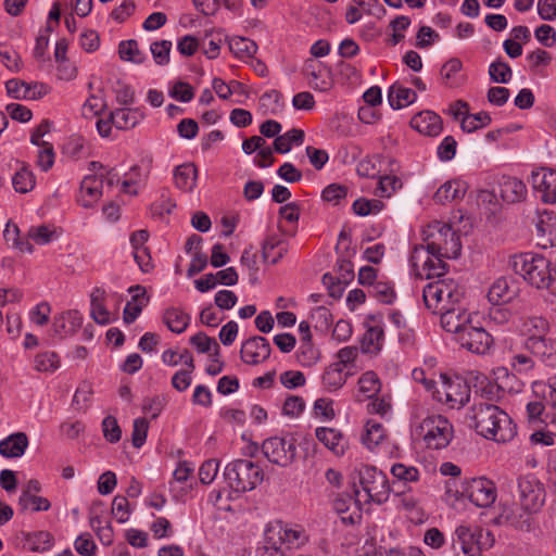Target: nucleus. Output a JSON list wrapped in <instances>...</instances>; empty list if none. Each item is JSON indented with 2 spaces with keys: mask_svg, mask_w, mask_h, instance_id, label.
Returning a JSON list of instances; mask_svg holds the SVG:
<instances>
[{
  "mask_svg": "<svg viewBox=\"0 0 556 556\" xmlns=\"http://www.w3.org/2000/svg\"><path fill=\"white\" fill-rule=\"evenodd\" d=\"M394 497L397 500V507L413 511L418 508L420 504V497L413 491L412 486L406 489H394Z\"/></svg>",
  "mask_w": 556,
  "mask_h": 556,
  "instance_id": "79ce46f5",
  "label": "nucleus"
},
{
  "mask_svg": "<svg viewBox=\"0 0 556 556\" xmlns=\"http://www.w3.org/2000/svg\"><path fill=\"white\" fill-rule=\"evenodd\" d=\"M523 329L526 337H547L549 324L543 317L533 316L525 320Z\"/></svg>",
  "mask_w": 556,
  "mask_h": 556,
  "instance_id": "603ef678",
  "label": "nucleus"
},
{
  "mask_svg": "<svg viewBox=\"0 0 556 556\" xmlns=\"http://www.w3.org/2000/svg\"><path fill=\"white\" fill-rule=\"evenodd\" d=\"M264 456L273 464L288 467L296 456V441L291 435L271 437L262 444Z\"/></svg>",
  "mask_w": 556,
  "mask_h": 556,
  "instance_id": "1a4fd4ad",
  "label": "nucleus"
},
{
  "mask_svg": "<svg viewBox=\"0 0 556 556\" xmlns=\"http://www.w3.org/2000/svg\"><path fill=\"white\" fill-rule=\"evenodd\" d=\"M489 75L494 83L507 84L511 79L513 71L506 62L496 60L490 64Z\"/></svg>",
  "mask_w": 556,
  "mask_h": 556,
  "instance_id": "3c124183",
  "label": "nucleus"
},
{
  "mask_svg": "<svg viewBox=\"0 0 556 556\" xmlns=\"http://www.w3.org/2000/svg\"><path fill=\"white\" fill-rule=\"evenodd\" d=\"M519 498L522 508L529 513L538 511L545 501L543 484L533 475L518 479Z\"/></svg>",
  "mask_w": 556,
  "mask_h": 556,
  "instance_id": "9b49d317",
  "label": "nucleus"
},
{
  "mask_svg": "<svg viewBox=\"0 0 556 556\" xmlns=\"http://www.w3.org/2000/svg\"><path fill=\"white\" fill-rule=\"evenodd\" d=\"M271 348L267 339L255 336L242 343L241 359L249 365H256L270 356Z\"/></svg>",
  "mask_w": 556,
  "mask_h": 556,
  "instance_id": "f3484780",
  "label": "nucleus"
},
{
  "mask_svg": "<svg viewBox=\"0 0 556 556\" xmlns=\"http://www.w3.org/2000/svg\"><path fill=\"white\" fill-rule=\"evenodd\" d=\"M445 256L439 255L435 251L425 247H415L410 254V264L416 274L421 279L441 278L446 270V264L443 261Z\"/></svg>",
  "mask_w": 556,
  "mask_h": 556,
  "instance_id": "0eeeda50",
  "label": "nucleus"
},
{
  "mask_svg": "<svg viewBox=\"0 0 556 556\" xmlns=\"http://www.w3.org/2000/svg\"><path fill=\"white\" fill-rule=\"evenodd\" d=\"M417 100V93L400 84H393L388 90V101L392 109L400 110L413 104Z\"/></svg>",
  "mask_w": 556,
  "mask_h": 556,
  "instance_id": "2f4dec72",
  "label": "nucleus"
},
{
  "mask_svg": "<svg viewBox=\"0 0 556 556\" xmlns=\"http://www.w3.org/2000/svg\"><path fill=\"white\" fill-rule=\"evenodd\" d=\"M106 292L103 289L96 288L90 295V315L99 325L111 323V314L105 307Z\"/></svg>",
  "mask_w": 556,
  "mask_h": 556,
  "instance_id": "7c9ffc66",
  "label": "nucleus"
},
{
  "mask_svg": "<svg viewBox=\"0 0 556 556\" xmlns=\"http://www.w3.org/2000/svg\"><path fill=\"white\" fill-rule=\"evenodd\" d=\"M535 364L534 357L529 352H526L522 346L519 351H515L509 359L511 369L519 375L532 371L535 368Z\"/></svg>",
  "mask_w": 556,
  "mask_h": 556,
  "instance_id": "58836bf2",
  "label": "nucleus"
},
{
  "mask_svg": "<svg viewBox=\"0 0 556 556\" xmlns=\"http://www.w3.org/2000/svg\"><path fill=\"white\" fill-rule=\"evenodd\" d=\"M390 472L393 477L394 489H400L401 486L402 489H406L420 479L419 469L404 463H394L390 468Z\"/></svg>",
  "mask_w": 556,
  "mask_h": 556,
  "instance_id": "cd10ccee",
  "label": "nucleus"
},
{
  "mask_svg": "<svg viewBox=\"0 0 556 556\" xmlns=\"http://www.w3.org/2000/svg\"><path fill=\"white\" fill-rule=\"evenodd\" d=\"M289 243L278 235H269L262 245V255L265 262L270 264L278 263L288 252Z\"/></svg>",
  "mask_w": 556,
  "mask_h": 556,
  "instance_id": "c85d7f7f",
  "label": "nucleus"
},
{
  "mask_svg": "<svg viewBox=\"0 0 556 556\" xmlns=\"http://www.w3.org/2000/svg\"><path fill=\"white\" fill-rule=\"evenodd\" d=\"M509 266L529 285L547 291L552 303H556V269L549 260L540 254L520 253L509 260Z\"/></svg>",
  "mask_w": 556,
  "mask_h": 556,
  "instance_id": "f03ea898",
  "label": "nucleus"
},
{
  "mask_svg": "<svg viewBox=\"0 0 556 556\" xmlns=\"http://www.w3.org/2000/svg\"><path fill=\"white\" fill-rule=\"evenodd\" d=\"M427 248L445 258H456L462 251L459 237L448 224L433 222L424 230Z\"/></svg>",
  "mask_w": 556,
  "mask_h": 556,
  "instance_id": "423d86ee",
  "label": "nucleus"
},
{
  "mask_svg": "<svg viewBox=\"0 0 556 556\" xmlns=\"http://www.w3.org/2000/svg\"><path fill=\"white\" fill-rule=\"evenodd\" d=\"M366 331L361 341V349L366 354H378L384 342V331L374 317L365 323Z\"/></svg>",
  "mask_w": 556,
  "mask_h": 556,
  "instance_id": "a211bd4d",
  "label": "nucleus"
},
{
  "mask_svg": "<svg viewBox=\"0 0 556 556\" xmlns=\"http://www.w3.org/2000/svg\"><path fill=\"white\" fill-rule=\"evenodd\" d=\"M190 344H192L199 353H208L212 348L215 349L214 356H218L219 345L215 339L208 337L204 332H198L190 338Z\"/></svg>",
  "mask_w": 556,
  "mask_h": 556,
  "instance_id": "052dcab7",
  "label": "nucleus"
},
{
  "mask_svg": "<svg viewBox=\"0 0 556 556\" xmlns=\"http://www.w3.org/2000/svg\"><path fill=\"white\" fill-rule=\"evenodd\" d=\"M477 526L460 525L455 530L454 546H459L464 556H479Z\"/></svg>",
  "mask_w": 556,
  "mask_h": 556,
  "instance_id": "5701e85b",
  "label": "nucleus"
},
{
  "mask_svg": "<svg viewBox=\"0 0 556 556\" xmlns=\"http://www.w3.org/2000/svg\"><path fill=\"white\" fill-rule=\"evenodd\" d=\"M169 96L177 101L187 103L194 97L193 88L185 81H177L169 90Z\"/></svg>",
  "mask_w": 556,
  "mask_h": 556,
  "instance_id": "774afa93",
  "label": "nucleus"
},
{
  "mask_svg": "<svg viewBox=\"0 0 556 556\" xmlns=\"http://www.w3.org/2000/svg\"><path fill=\"white\" fill-rule=\"evenodd\" d=\"M463 296V288L452 278L429 282L422 290L424 303L433 313H440L450 305L458 304Z\"/></svg>",
  "mask_w": 556,
  "mask_h": 556,
  "instance_id": "20e7f679",
  "label": "nucleus"
},
{
  "mask_svg": "<svg viewBox=\"0 0 556 556\" xmlns=\"http://www.w3.org/2000/svg\"><path fill=\"white\" fill-rule=\"evenodd\" d=\"M304 140V131L293 128L281 136H277L274 141V149L276 152L285 154L288 153L292 146H300Z\"/></svg>",
  "mask_w": 556,
  "mask_h": 556,
  "instance_id": "e433bc0d",
  "label": "nucleus"
},
{
  "mask_svg": "<svg viewBox=\"0 0 556 556\" xmlns=\"http://www.w3.org/2000/svg\"><path fill=\"white\" fill-rule=\"evenodd\" d=\"M383 207V203L376 199L359 198L352 205L353 212L358 216H367L379 213Z\"/></svg>",
  "mask_w": 556,
  "mask_h": 556,
  "instance_id": "5fc2aeb1",
  "label": "nucleus"
},
{
  "mask_svg": "<svg viewBox=\"0 0 556 556\" xmlns=\"http://www.w3.org/2000/svg\"><path fill=\"white\" fill-rule=\"evenodd\" d=\"M198 169L192 163H185L176 166L174 181L177 188L182 191H192L197 186Z\"/></svg>",
  "mask_w": 556,
  "mask_h": 556,
  "instance_id": "473e14b6",
  "label": "nucleus"
},
{
  "mask_svg": "<svg viewBox=\"0 0 556 556\" xmlns=\"http://www.w3.org/2000/svg\"><path fill=\"white\" fill-rule=\"evenodd\" d=\"M386 438L387 431L380 422L374 419L366 422L365 433L362 437V441L367 448L374 451L386 440Z\"/></svg>",
  "mask_w": 556,
  "mask_h": 556,
  "instance_id": "f704fd0d",
  "label": "nucleus"
},
{
  "mask_svg": "<svg viewBox=\"0 0 556 556\" xmlns=\"http://www.w3.org/2000/svg\"><path fill=\"white\" fill-rule=\"evenodd\" d=\"M12 185L16 192H29L35 186L33 173L27 167L23 166L14 174L12 178Z\"/></svg>",
  "mask_w": 556,
  "mask_h": 556,
  "instance_id": "de8ad7c7",
  "label": "nucleus"
},
{
  "mask_svg": "<svg viewBox=\"0 0 556 556\" xmlns=\"http://www.w3.org/2000/svg\"><path fill=\"white\" fill-rule=\"evenodd\" d=\"M370 294L383 304H391L395 300L393 285L389 281H377L370 289Z\"/></svg>",
  "mask_w": 556,
  "mask_h": 556,
  "instance_id": "864d4df0",
  "label": "nucleus"
},
{
  "mask_svg": "<svg viewBox=\"0 0 556 556\" xmlns=\"http://www.w3.org/2000/svg\"><path fill=\"white\" fill-rule=\"evenodd\" d=\"M467 185L462 180H448L443 184L434 193L433 200L440 204L458 201L464 198Z\"/></svg>",
  "mask_w": 556,
  "mask_h": 556,
  "instance_id": "c756f323",
  "label": "nucleus"
},
{
  "mask_svg": "<svg viewBox=\"0 0 556 556\" xmlns=\"http://www.w3.org/2000/svg\"><path fill=\"white\" fill-rule=\"evenodd\" d=\"M29 440L25 432H15L0 441V454L5 458H18L25 454Z\"/></svg>",
  "mask_w": 556,
  "mask_h": 556,
  "instance_id": "a878e982",
  "label": "nucleus"
},
{
  "mask_svg": "<svg viewBox=\"0 0 556 556\" xmlns=\"http://www.w3.org/2000/svg\"><path fill=\"white\" fill-rule=\"evenodd\" d=\"M456 342L471 353L484 355L491 350L493 338L483 327L471 323L456 339Z\"/></svg>",
  "mask_w": 556,
  "mask_h": 556,
  "instance_id": "ddd939ff",
  "label": "nucleus"
},
{
  "mask_svg": "<svg viewBox=\"0 0 556 556\" xmlns=\"http://www.w3.org/2000/svg\"><path fill=\"white\" fill-rule=\"evenodd\" d=\"M380 156L374 155L362 160L356 167V172L361 177L376 178L379 177L380 168Z\"/></svg>",
  "mask_w": 556,
  "mask_h": 556,
  "instance_id": "4d7b16f0",
  "label": "nucleus"
},
{
  "mask_svg": "<svg viewBox=\"0 0 556 556\" xmlns=\"http://www.w3.org/2000/svg\"><path fill=\"white\" fill-rule=\"evenodd\" d=\"M359 484L366 502L381 505L390 497L391 485L388 477L372 466H363L359 469Z\"/></svg>",
  "mask_w": 556,
  "mask_h": 556,
  "instance_id": "6e6552de",
  "label": "nucleus"
},
{
  "mask_svg": "<svg viewBox=\"0 0 556 556\" xmlns=\"http://www.w3.org/2000/svg\"><path fill=\"white\" fill-rule=\"evenodd\" d=\"M500 193L505 202L517 203L526 198L527 187L522 180L516 177L504 176L500 181Z\"/></svg>",
  "mask_w": 556,
  "mask_h": 556,
  "instance_id": "bb28decb",
  "label": "nucleus"
},
{
  "mask_svg": "<svg viewBox=\"0 0 556 556\" xmlns=\"http://www.w3.org/2000/svg\"><path fill=\"white\" fill-rule=\"evenodd\" d=\"M172 49L170 40L154 41L150 46V51L157 65H166L169 62V53Z\"/></svg>",
  "mask_w": 556,
  "mask_h": 556,
  "instance_id": "bf43d9fd",
  "label": "nucleus"
},
{
  "mask_svg": "<svg viewBox=\"0 0 556 556\" xmlns=\"http://www.w3.org/2000/svg\"><path fill=\"white\" fill-rule=\"evenodd\" d=\"M462 496L478 507H490L496 500L495 484L486 478H475L466 482Z\"/></svg>",
  "mask_w": 556,
  "mask_h": 556,
  "instance_id": "f8f14e48",
  "label": "nucleus"
},
{
  "mask_svg": "<svg viewBox=\"0 0 556 556\" xmlns=\"http://www.w3.org/2000/svg\"><path fill=\"white\" fill-rule=\"evenodd\" d=\"M531 184L543 202L556 203V170L541 168L532 172Z\"/></svg>",
  "mask_w": 556,
  "mask_h": 556,
  "instance_id": "dca6fc26",
  "label": "nucleus"
},
{
  "mask_svg": "<svg viewBox=\"0 0 556 556\" xmlns=\"http://www.w3.org/2000/svg\"><path fill=\"white\" fill-rule=\"evenodd\" d=\"M415 418L414 434L421 439L431 450L445 448L452 441L454 429L452 424L442 415H429L417 422Z\"/></svg>",
  "mask_w": 556,
  "mask_h": 556,
  "instance_id": "7ed1b4c3",
  "label": "nucleus"
},
{
  "mask_svg": "<svg viewBox=\"0 0 556 556\" xmlns=\"http://www.w3.org/2000/svg\"><path fill=\"white\" fill-rule=\"evenodd\" d=\"M190 315L177 307L167 308L163 315V321L175 333L184 332L190 323Z\"/></svg>",
  "mask_w": 556,
  "mask_h": 556,
  "instance_id": "c9c22d12",
  "label": "nucleus"
},
{
  "mask_svg": "<svg viewBox=\"0 0 556 556\" xmlns=\"http://www.w3.org/2000/svg\"><path fill=\"white\" fill-rule=\"evenodd\" d=\"M346 195L348 188L340 184H330L321 192L323 200L332 204H338Z\"/></svg>",
  "mask_w": 556,
  "mask_h": 556,
  "instance_id": "69168bd1",
  "label": "nucleus"
},
{
  "mask_svg": "<svg viewBox=\"0 0 556 556\" xmlns=\"http://www.w3.org/2000/svg\"><path fill=\"white\" fill-rule=\"evenodd\" d=\"M441 314V326L446 331L454 336V340L463 333L465 328H467L472 323L471 314L466 309L456 307L455 305H450L442 312Z\"/></svg>",
  "mask_w": 556,
  "mask_h": 556,
  "instance_id": "2eb2a0df",
  "label": "nucleus"
},
{
  "mask_svg": "<svg viewBox=\"0 0 556 556\" xmlns=\"http://www.w3.org/2000/svg\"><path fill=\"white\" fill-rule=\"evenodd\" d=\"M34 367L37 371H55L60 367V357L52 351L39 353L34 358Z\"/></svg>",
  "mask_w": 556,
  "mask_h": 556,
  "instance_id": "a18cd8bd",
  "label": "nucleus"
},
{
  "mask_svg": "<svg viewBox=\"0 0 556 556\" xmlns=\"http://www.w3.org/2000/svg\"><path fill=\"white\" fill-rule=\"evenodd\" d=\"M17 504L21 511H26L28 509L35 513L47 511L51 507V503L48 498L38 496L37 494L20 495Z\"/></svg>",
  "mask_w": 556,
  "mask_h": 556,
  "instance_id": "c03bdc74",
  "label": "nucleus"
},
{
  "mask_svg": "<svg viewBox=\"0 0 556 556\" xmlns=\"http://www.w3.org/2000/svg\"><path fill=\"white\" fill-rule=\"evenodd\" d=\"M83 324V315L75 309L67 311L53 318L52 330L59 337L75 333Z\"/></svg>",
  "mask_w": 556,
  "mask_h": 556,
  "instance_id": "b1692460",
  "label": "nucleus"
},
{
  "mask_svg": "<svg viewBox=\"0 0 556 556\" xmlns=\"http://www.w3.org/2000/svg\"><path fill=\"white\" fill-rule=\"evenodd\" d=\"M114 126L121 130H129L140 124L146 114L143 108L123 106L112 111Z\"/></svg>",
  "mask_w": 556,
  "mask_h": 556,
  "instance_id": "393cba45",
  "label": "nucleus"
},
{
  "mask_svg": "<svg viewBox=\"0 0 556 556\" xmlns=\"http://www.w3.org/2000/svg\"><path fill=\"white\" fill-rule=\"evenodd\" d=\"M28 237L37 244H48L56 238L54 228L47 225L33 226L28 230Z\"/></svg>",
  "mask_w": 556,
  "mask_h": 556,
  "instance_id": "680f3d73",
  "label": "nucleus"
},
{
  "mask_svg": "<svg viewBox=\"0 0 556 556\" xmlns=\"http://www.w3.org/2000/svg\"><path fill=\"white\" fill-rule=\"evenodd\" d=\"M410 126L422 135L437 137L442 131V119L432 111H422L413 116Z\"/></svg>",
  "mask_w": 556,
  "mask_h": 556,
  "instance_id": "412c9836",
  "label": "nucleus"
},
{
  "mask_svg": "<svg viewBox=\"0 0 556 556\" xmlns=\"http://www.w3.org/2000/svg\"><path fill=\"white\" fill-rule=\"evenodd\" d=\"M27 541L33 552L42 553L51 548L53 536L47 531H38L29 534Z\"/></svg>",
  "mask_w": 556,
  "mask_h": 556,
  "instance_id": "6e6d98bb",
  "label": "nucleus"
},
{
  "mask_svg": "<svg viewBox=\"0 0 556 556\" xmlns=\"http://www.w3.org/2000/svg\"><path fill=\"white\" fill-rule=\"evenodd\" d=\"M317 440L323 443L336 456L344 455L349 447V441L343 433L334 428L318 427L315 430Z\"/></svg>",
  "mask_w": 556,
  "mask_h": 556,
  "instance_id": "6ab92c4d",
  "label": "nucleus"
},
{
  "mask_svg": "<svg viewBox=\"0 0 556 556\" xmlns=\"http://www.w3.org/2000/svg\"><path fill=\"white\" fill-rule=\"evenodd\" d=\"M490 123L491 116L489 113L479 112L464 116L460 122V127L466 132H472L481 127L488 126Z\"/></svg>",
  "mask_w": 556,
  "mask_h": 556,
  "instance_id": "09e8293b",
  "label": "nucleus"
},
{
  "mask_svg": "<svg viewBox=\"0 0 556 556\" xmlns=\"http://www.w3.org/2000/svg\"><path fill=\"white\" fill-rule=\"evenodd\" d=\"M119 58L127 62L141 64L146 60V54L138 48V42L134 39L121 41L118 46Z\"/></svg>",
  "mask_w": 556,
  "mask_h": 556,
  "instance_id": "37998d69",
  "label": "nucleus"
},
{
  "mask_svg": "<svg viewBox=\"0 0 556 556\" xmlns=\"http://www.w3.org/2000/svg\"><path fill=\"white\" fill-rule=\"evenodd\" d=\"M442 383L440 389H435V397L444 402L451 408L463 407L470 399V387L462 379H450L441 376Z\"/></svg>",
  "mask_w": 556,
  "mask_h": 556,
  "instance_id": "9d476101",
  "label": "nucleus"
},
{
  "mask_svg": "<svg viewBox=\"0 0 556 556\" xmlns=\"http://www.w3.org/2000/svg\"><path fill=\"white\" fill-rule=\"evenodd\" d=\"M522 348L529 352L534 361L545 366L556 367V340L551 337H526Z\"/></svg>",
  "mask_w": 556,
  "mask_h": 556,
  "instance_id": "4468645a",
  "label": "nucleus"
},
{
  "mask_svg": "<svg viewBox=\"0 0 556 556\" xmlns=\"http://www.w3.org/2000/svg\"><path fill=\"white\" fill-rule=\"evenodd\" d=\"M230 51L239 59H251L257 52V45L245 37H232L228 41Z\"/></svg>",
  "mask_w": 556,
  "mask_h": 556,
  "instance_id": "4c0bfd02",
  "label": "nucleus"
},
{
  "mask_svg": "<svg viewBox=\"0 0 556 556\" xmlns=\"http://www.w3.org/2000/svg\"><path fill=\"white\" fill-rule=\"evenodd\" d=\"M358 391L366 399H374L380 392L381 382L378 375L374 371L364 372L358 379Z\"/></svg>",
  "mask_w": 556,
  "mask_h": 556,
  "instance_id": "ea45409f",
  "label": "nucleus"
},
{
  "mask_svg": "<svg viewBox=\"0 0 556 556\" xmlns=\"http://www.w3.org/2000/svg\"><path fill=\"white\" fill-rule=\"evenodd\" d=\"M103 437L110 443H116L122 438V430L113 416H106L102 421Z\"/></svg>",
  "mask_w": 556,
  "mask_h": 556,
  "instance_id": "0e129e2a",
  "label": "nucleus"
},
{
  "mask_svg": "<svg viewBox=\"0 0 556 556\" xmlns=\"http://www.w3.org/2000/svg\"><path fill=\"white\" fill-rule=\"evenodd\" d=\"M224 477L231 489L237 492L254 490L264 479L262 467L251 459H236L224 470Z\"/></svg>",
  "mask_w": 556,
  "mask_h": 556,
  "instance_id": "39448f33",
  "label": "nucleus"
},
{
  "mask_svg": "<svg viewBox=\"0 0 556 556\" xmlns=\"http://www.w3.org/2000/svg\"><path fill=\"white\" fill-rule=\"evenodd\" d=\"M403 186L402 180L396 176H379L378 187L376 193L380 197H391L397 189Z\"/></svg>",
  "mask_w": 556,
  "mask_h": 556,
  "instance_id": "13d9d810",
  "label": "nucleus"
},
{
  "mask_svg": "<svg viewBox=\"0 0 556 556\" xmlns=\"http://www.w3.org/2000/svg\"><path fill=\"white\" fill-rule=\"evenodd\" d=\"M307 77L309 86L318 91H328L333 85L330 71H327L324 75L319 67L308 72Z\"/></svg>",
  "mask_w": 556,
  "mask_h": 556,
  "instance_id": "8fccbe9b",
  "label": "nucleus"
},
{
  "mask_svg": "<svg viewBox=\"0 0 556 556\" xmlns=\"http://www.w3.org/2000/svg\"><path fill=\"white\" fill-rule=\"evenodd\" d=\"M143 182V175L140 172V168L134 166L126 174V177L123 181V191L128 194H137L138 187Z\"/></svg>",
  "mask_w": 556,
  "mask_h": 556,
  "instance_id": "e2e57ef3",
  "label": "nucleus"
},
{
  "mask_svg": "<svg viewBox=\"0 0 556 556\" xmlns=\"http://www.w3.org/2000/svg\"><path fill=\"white\" fill-rule=\"evenodd\" d=\"M518 294V287L511 278H497L489 289L488 299L494 305L508 303Z\"/></svg>",
  "mask_w": 556,
  "mask_h": 556,
  "instance_id": "aec40b11",
  "label": "nucleus"
},
{
  "mask_svg": "<svg viewBox=\"0 0 556 556\" xmlns=\"http://www.w3.org/2000/svg\"><path fill=\"white\" fill-rule=\"evenodd\" d=\"M7 92L14 99H37L41 92L36 91L26 83L18 79H10L5 83Z\"/></svg>",
  "mask_w": 556,
  "mask_h": 556,
  "instance_id": "a19ab883",
  "label": "nucleus"
},
{
  "mask_svg": "<svg viewBox=\"0 0 556 556\" xmlns=\"http://www.w3.org/2000/svg\"><path fill=\"white\" fill-rule=\"evenodd\" d=\"M219 470V462L211 458L205 460L199 469V478L203 484H210L214 481Z\"/></svg>",
  "mask_w": 556,
  "mask_h": 556,
  "instance_id": "338daca9",
  "label": "nucleus"
},
{
  "mask_svg": "<svg viewBox=\"0 0 556 556\" xmlns=\"http://www.w3.org/2000/svg\"><path fill=\"white\" fill-rule=\"evenodd\" d=\"M348 374L340 364H331L321 376V383L326 391L334 392L341 389L346 382Z\"/></svg>",
  "mask_w": 556,
  "mask_h": 556,
  "instance_id": "72a5a7b5",
  "label": "nucleus"
},
{
  "mask_svg": "<svg viewBox=\"0 0 556 556\" xmlns=\"http://www.w3.org/2000/svg\"><path fill=\"white\" fill-rule=\"evenodd\" d=\"M468 426L481 437L497 443L511 441L517 434V426L510 416L497 405L476 403L467 414Z\"/></svg>",
  "mask_w": 556,
  "mask_h": 556,
  "instance_id": "f257e3e1",
  "label": "nucleus"
},
{
  "mask_svg": "<svg viewBox=\"0 0 556 556\" xmlns=\"http://www.w3.org/2000/svg\"><path fill=\"white\" fill-rule=\"evenodd\" d=\"M103 179L97 174L86 176L80 184L78 202L86 208L92 207L102 197Z\"/></svg>",
  "mask_w": 556,
  "mask_h": 556,
  "instance_id": "4be33fe9",
  "label": "nucleus"
},
{
  "mask_svg": "<svg viewBox=\"0 0 556 556\" xmlns=\"http://www.w3.org/2000/svg\"><path fill=\"white\" fill-rule=\"evenodd\" d=\"M296 357L302 366L311 367L319 359V351L314 346L312 341H300Z\"/></svg>",
  "mask_w": 556,
  "mask_h": 556,
  "instance_id": "49530a36",
  "label": "nucleus"
}]
</instances>
